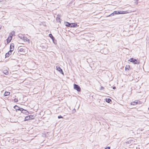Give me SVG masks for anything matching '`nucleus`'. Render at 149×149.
<instances>
[{
  "instance_id": "obj_1",
  "label": "nucleus",
  "mask_w": 149,
  "mask_h": 149,
  "mask_svg": "<svg viewBox=\"0 0 149 149\" xmlns=\"http://www.w3.org/2000/svg\"><path fill=\"white\" fill-rule=\"evenodd\" d=\"M129 61L133 63L134 64H138L139 63V62H138L137 60L134 59L133 58H130Z\"/></svg>"
},
{
  "instance_id": "obj_2",
  "label": "nucleus",
  "mask_w": 149,
  "mask_h": 149,
  "mask_svg": "<svg viewBox=\"0 0 149 149\" xmlns=\"http://www.w3.org/2000/svg\"><path fill=\"white\" fill-rule=\"evenodd\" d=\"M74 88L79 92L81 90V89L80 86L78 85L75 84H74Z\"/></svg>"
},
{
  "instance_id": "obj_3",
  "label": "nucleus",
  "mask_w": 149,
  "mask_h": 149,
  "mask_svg": "<svg viewBox=\"0 0 149 149\" xmlns=\"http://www.w3.org/2000/svg\"><path fill=\"white\" fill-rule=\"evenodd\" d=\"M18 49L19 50V51L20 52H22V54H23L25 53V49L22 47L20 46L18 48Z\"/></svg>"
},
{
  "instance_id": "obj_4",
  "label": "nucleus",
  "mask_w": 149,
  "mask_h": 149,
  "mask_svg": "<svg viewBox=\"0 0 149 149\" xmlns=\"http://www.w3.org/2000/svg\"><path fill=\"white\" fill-rule=\"evenodd\" d=\"M20 111L21 113L27 115L29 114V112L27 110H25L22 108H20Z\"/></svg>"
},
{
  "instance_id": "obj_5",
  "label": "nucleus",
  "mask_w": 149,
  "mask_h": 149,
  "mask_svg": "<svg viewBox=\"0 0 149 149\" xmlns=\"http://www.w3.org/2000/svg\"><path fill=\"white\" fill-rule=\"evenodd\" d=\"M56 70H57L59 72H60L61 74H63V72L62 70L59 65H58L56 66Z\"/></svg>"
},
{
  "instance_id": "obj_6",
  "label": "nucleus",
  "mask_w": 149,
  "mask_h": 149,
  "mask_svg": "<svg viewBox=\"0 0 149 149\" xmlns=\"http://www.w3.org/2000/svg\"><path fill=\"white\" fill-rule=\"evenodd\" d=\"M117 13L118 14H124L128 13L127 11H117Z\"/></svg>"
},
{
  "instance_id": "obj_7",
  "label": "nucleus",
  "mask_w": 149,
  "mask_h": 149,
  "mask_svg": "<svg viewBox=\"0 0 149 149\" xmlns=\"http://www.w3.org/2000/svg\"><path fill=\"white\" fill-rule=\"evenodd\" d=\"M117 11H114L113 13L109 15H107L106 17L112 16H113L115 14H118Z\"/></svg>"
},
{
  "instance_id": "obj_8",
  "label": "nucleus",
  "mask_w": 149,
  "mask_h": 149,
  "mask_svg": "<svg viewBox=\"0 0 149 149\" xmlns=\"http://www.w3.org/2000/svg\"><path fill=\"white\" fill-rule=\"evenodd\" d=\"M77 26V24L75 23H71L70 24V27H76Z\"/></svg>"
},
{
  "instance_id": "obj_9",
  "label": "nucleus",
  "mask_w": 149,
  "mask_h": 149,
  "mask_svg": "<svg viewBox=\"0 0 149 149\" xmlns=\"http://www.w3.org/2000/svg\"><path fill=\"white\" fill-rule=\"evenodd\" d=\"M10 51H13L14 49V45L13 44H11L10 45Z\"/></svg>"
},
{
  "instance_id": "obj_10",
  "label": "nucleus",
  "mask_w": 149,
  "mask_h": 149,
  "mask_svg": "<svg viewBox=\"0 0 149 149\" xmlns=\"http://www.w3.org/2000/svg\"><path fill=\"white\" fill-rule=\"evenodd\" d=\"M11 52L10 51L7 53H6L5 55L6 57H8L11 54Z\"/></svg>"
},
{
  "instance_id": "obj_11",
  "label": "nucleus",
  "mask_w": 149,
  "mask_h": 149,
  "mask_svg": "<svg viewBox=\"0 0 149 149\" xmlns=\"http://www.w3.org/2000/svg\"><path fill=\"white\" fill-rule=\"evenodd\" d=\"M31 115L28 116H26L25 117L24 120H28L31 119Z\"/></svg>"
},
{
  "instance_id": "obj_12",
  "label": "nucleus",
  "mask_w": 149,
  "mask_h": 149,
  "mask_svg": "<svg viewBox=\"0 0 149 149\" xmlns=\"http://www.w3.org/2000/svg\"><path fill=\"white\" fill-rule=\"evenodd\" d=\"M138 103V102L137 100H135L134 101L132 102L131 103V104L132 105H135Z\"/></svg>"
},
{
  "instance_id": "obj_13",
  "label": "nucleus",
  "mask_w": 149,
  "mask_h": 149,
  "mask_svg": "<svg viewBox=\"0 0 149 149\" xmlns=\"http://www.w3.org/2000/svg\"><path fill=\"white\" fill-rule=\"evenodd\" d=\"M49 36L52 39L53 42L54 43V38L52 34L50 33L49 34Z\"/></svg>"
},
{
  "instance_id": "obj_14",
  "label": "nucleus",
  "mask_w": 149,
  "mask_h": 149,
  "mask_svg": "<svg viewBox=\"0 0 149 149\" xmlns=\"http://www.w3.org/2000/svg\"><path fill=\"white\" fill-rule=\"evenodd\" d=\"M14 108L16 110H20L21 108H20L17 105H15L14 106Z\"/></svg>"
},
{
  "instance_id": "obj_15",
  "label": "nucleus",
  "mask_w": 149,
  "mask_h": 149,
  "mask_svg": "<svg viewBox=\"0 0 149 149\" xmlns=\"http://www.w3.org/2000/svg\"><path fill=\"white\" fill-rule=\"evenodd\" d=\"M10 93L9 92H5L4 94V95L5 96H8L10 95Z\"/></svg>"
},
{
  "instance_id": "obj_16",
  "label": "nucleus",
  "mask_w": 149,
  "mask_h": 149,
  "mask_svg": "<svg viewBox=\"0 0 149 149\" xmlns=\"http://www.w3.org/2000/svg\"><path fill=\"white\" fill-rule=\"evenodd\" d=\"M22 40H23L25 42H27L28 41H30L29 39H28V38L27 37H25L24 36V38Z\"/></svg>"
},
{
  "instance_id": "obj_17",
  "label": "nucleus",
  "mask_w": 149,
  "mask_h": 149,
  "mask_svg": "<svg viewBox=\"0 0 149 149\" xmlns=\"http://www.w3.org/2000/svg\"><path fill=\"white\" fill-rule=\"evenodd\" d=\"M24 37V36L22 34H19L18 35V37L22 40H23Z\"/></svg>"
},
{
  "instance_id": "obj_18",
  "label": "nucleus",
  "mask_w": 149,
  "mask_h": 149,
  "mask_svg": "<svg viewBox=\"0 0 149 149\" xmlns=\"http://www.w3.org/2000/svg\"><path fill=\"white\" fill-rule=\"evenodd\" d=\"M70 24H71V23H70L69 22H66L65 26L68 27H70Z\"/></svg>"
},
{
  "instance_id": "obj_19",
  "label": "nucleus",
  "mask_w": 149,
  "mask_h": 149,
  "mask_svg": "<svg viewBox=\"0 0 149 149\" xmlns=\"http://www.w3.org/2000/svg\"><path fill=\"white\" fill-rule=\"evenodd\" d=\"M56 20L57 22L61 23V21L60 18L58 17H57L56 18Z\"/></svg>"
},
{
  "instance_id": "obj_20",
  "label": "nucleus",
  "mask_w": 149,
  "mask_h": 149,
  "mask_svg": "<svg viewBox=\"0 0 149 149\" xmlns=\"http://www.w3.org/2000/svg\"><path fill=\"white\" fill-rule=\"evenodd\" d=\"M106 101L108 103H110V102L111 101V100L109 98L106 99Z\"/></svg>"
},
{
  "instance_id": "obj_21",
  "label": "nucleus",
  "mask_w": 149,
  "mask_h": 149,
  "mask_svg": "<svg viewBox=\"0 0 149 149\" xmlns=\"http://www.w3.org/2000/svg\"><path fill=\"white\" fill-rule=\"evenodd\" d=\"M130 67V66L129 65H126L125 67V70H129V68Z\"/></svg>"
},
{
  "instance_id": "obj_22",
  "label": "nucleus",
  "mask_w": 149,
  "mask_h": 149,
  "mask_svg": "<svg viewBox=\"0 0 149 149\" xmlns=\"http://www.w3.org/2000/svg\"><path fill=\"white\" fill-rule=\"evenodd\" d=\"M3 73L5 74H8V72L6 70H4L3 71Z\"/></svg>"
},
{
  "instance_id": "obj_23",
  "label": "nucleus",
  "mask_w": 149,
  "mask_h": 149,
  "mask_svg": "<svg viewBox=\"0 0 149 149\" xmlns=\"http://www.w3.org/2000/svg\"><path fill=\"white\" fill-rule=\"evenodd\" d=\"M104 88L102 86H101V88L100 89V90H103L104 89Z\"/></svg>"
},
{
  "instance_id": "obj_24",
  "label": "nucleus",
  "mask_w": 149,
  "mask_h": 149,
  "mask_svg": "<svg viewBox=\"0 0 149 149\" xmlns=\"http://www.w3.org/2000/svg\"><path fill=\"white\" fill-rule=\"evenodd\" d=\"M11 39L10 40H9L8 38L7 39V41L8 42H9L12 39V37H11Z\"/></svg>"
},
{
  "instance_id": "obj_25",
  "label": "nucleus",
  "mask_w": 149,
  "mask_h": 149,
  "mask_svg": "<svg viewBox=\"0 0 149 149\" xmlns=\"http://www.w3.org/2000/svg\"><path fill=\"white\" fill-rule=\"evenodd\" d=\"M138 0H134V1H135L134 3H135L137 4L138 3Z\"/></svg>"
},
{
  "instance_id": "obj_26",
  "label": "nucleus",
  "mask_w": 149,
  "mask_h": 149,
  "mask_svg": "<svg viewBox=\"0 0 149 149\" xmlns=\"http://www.w3.org/2000/svg\"><path fill=\"white\" fill-rule=\"evenodd\" d=\"M14 101L15 102H17L18 101V100H17V99L16 98H15V99H14Z\"/></svg>"
},
{
  "instance_id": "obj_27",
  "label": "nucleus",
  "mask_w": 149,
  "mask_h": 149,
  "mask_svg": "<svg viewBox=\"0 0 149 149\" xmlns=\"http://www.w3.org/2000/svg\"><path fill=\"white\" fill-rule=\"evenodd\" d=\"M58 118H63V117L61 116H58Z\"/></svg>"
},
{
  "instance_id": "obj_28",
  "label": "nucleus",
  "mask_w": 149,
  "mask_h": 149,
  "mask_svg": "<svg viewBox=\"0 0 149 149\" xmlns=\"http://www.w3.org/2000/svg\"><path fill=\"white\" fill-rule=\"evenodd\" d=\"M105 149H110V147H107L105 148Z\"/></svg>"
},
{
  "instance_id": "obj_29",
  "label": "nucleus",
  "mask_w": 149,
  "mask_h": 149,
  "mask_svg": "<svg viewBox=\"0 0 149 149\" xmlns=\"http://www.w3.org/2000/svg\"><path fill=\"white\" fill-rule=\"evenodd\" d=\"M116 88V87L115 86L113 87V89H115Z\"/></svg>"
},
{
  "instance_id": "obj_30",
  "label": "nucleus",
  "mask_w": 149,
  "mask_h": 149,
  "mask_svg": "<svg viewBox=\"0 0 149 149\" xmlns=\"http://www.w3.org/2000/svg\"><path fill=\"white\" fill-rule=\"evenodd\" d=\"M12 33H14L15 32H13Z\"/></svg>"
},
{
  "instance_id": "obj_31",
  "label": "nucleus",
  "mask_w": 149,
  "mask_h": 149,
  "mask_svg": "<svg viewBox=\"0 0 149 149\" xmlns=\"http://www.w3.org/2000/svg\"><path fill=\"white\" fill-rule=\"evenodd\" d=\"M74 110H75H75L74 109Z\"/></svg>"
},
{
  "instance_id": "obj_32",
  "label": "nucleus",
  "mask_w": 149,
  "mask_h": 149,
  "mask_svg": "<svg viewBox=\"0 0 149 149\" xmlns=\"http://www.w3.org/2000/svg\"><path fill=\"white\" fill-rule=\"evenodd\" d=\"M31 119H33V118H31Z\"/></svg>"
}]
</instances>
